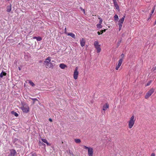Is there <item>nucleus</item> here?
Listing matches in <instances>:
<instances>
[{
    "instance_id": "obj_10",
    "label": "nucleus",
    "mask_w": 156,
    "mask_h": 156,
    "mask_svg": "<svg viewBox=\"0 0 156 156\" xmlns=\"http://www.w3.org/2000/svg\"><path fill=\"white\" fill-rule=\"evenodd\" d=\"M16 151L14 150H11L10 151V153L8 156H14L16 154Z\"/></svg>"
},
{
    "instance_id": "obj_5",
    "label": "nucleus",
    "mask_w": 156,
    "mask_h": 156,
    "mask_svg": "<svg viewBox=\"0 0 156 156\" xmlns=\"http://www.w3.org/2000/svg\"><path fill=\"white\" fill-rule=\"evenodd\" d=\"M21 109L24 112L27 113L29 111V107L26 104H24Z\"/></svg>"
},
{
    "instance_id": "obj_11",
    "label": "nucleus",
    "mask_w": 156,
    "mask_h": 156,
    "mask_svg": "<svg viewBox=\"0 0 156 156\" xmlns=\"http://www.w3.org/2000/svg\"><path fill=\"white\" fill-rule=\"evenodd\" d=\"M109 107V105L107 103H106L105 105L103 106L102 110L105 111L107 108Z\"/></svg>"
},
{
    "instance_id": "obj_17",
    "label": "nucleus",
    "mask_w": 156,
    "mask_h": 156,
    "mask_svg": "<svg viewBox=\"0 0 156 156\" xmlns=\"http://www.w3.org/2000/svg\"><path fill=\"white\" fill-rule=\"evenodd\" d=\"M114 18L115 21V22H116L118 21V20H119V17L117 15L115 14L114 16Z\"/></svg>"
},
{
    "instance_id": "obj_19",
    "label": "nucleus",
    "mask_w": 156,
    "mask_h": 156,
    "mask_svg": "<svg viewBox=\"0 0 156 156\" xmlns=\"http://www.w3.org/2000/svg\"><path fill=\"white\" fill-rule=\"evenodd\" d=\"M11 113L14 115L16 117H18V114L13 111L11 112Z\"/></svg>"
},
{
    "instance_id": "obj_4",
    "label": "nucleus",
    "mask_w": 156,
    "mask_h": 156,
    "mask_svg": "<svg viewBox=\"0 0 156 156\" xmlns=\"http://www.w3.org/2000/svg\"><path fill=\"white\" fill-rule=\"evenodd\" d=\"M154 91V89L153 88H152L150 89L146 94L145 96V98L147 99H148L153 93Z\"/></svg>"
},
{
    "instance_id": "obj_29",
    "label": "nucleus",
    "mask_w": 156,
    "mask_h": 156,
    "mask_svg": "<svg viewBox=\"0 0 156 156\" xmlns=\"http://www.w3.org/2000/svg\"><path fill=\"white\" fill-rule=\"evenodd\" d=\"M152 82V80H151L149 81L147 83L146 86H148Z\"/></svg>"
},
{
    "instance_id": "obj_37",
    "label": "nucleus",
    "mask_w": 156,
    "mask_h": 156,
    "mask_svg": "<svg viewBox=\"0 0 156 156\" xmlns=\"http://www.w3.org/2000/svg\"><path fill=\"white\" fill-rule=\"evenodd\" d=\"M80 8L81 9V10L82 11H83L84 12L85 11H84V9H82L81 7H80Z\"/></svg>"
},
{
    "instance_id": "obj_6",
    "label": "nucleus",
    "mask_w": 156,
    "mask_h": 156,
    "mask_svg": "<svg viewBox=\"0 0 156 156\" xmlns=\"http://www.w3.org/2000/svg\"><path fill=\"white\" fill-rule=\"evenodd\" d=\"M125 17V16H124L119 21L118 24L119 26V30H120L121 29Z\"/></svg>"
},
{
    "instance_id": "obj_42",
    "label": "nucleus",
    "mask_w": 156,
    "mask_h": 156,
    "mask_svg": "<svg viewBox=\"0 0 156 156\" xmlns=\"http://www.w3.org/2000/svg\"><path fill=\"white\" fill-rule=\"evenodd\" d=\"M18 68H19V70H21V69L20 68V67H19Z\"/></svg>"
},
{
    "instance_id": "obj_14",
    "label": "nucleus",
    "mask_w": 156,
    "mask_h": 156,
    "mask_svg": "<svg viewBox=\"0 0 156 156\" xmlns=\"http://www.w3.org/2000/svg\"><path fill=\"white\" fill-rule=\"evenodd\" d=\"M59 67L61 69H65L66 67L67 66L66 65L63 64H61L59 65Z\"/></svg>"
},
{
    "instance_id": "obj_8",
    "label": "nucleus",
    "mask_w": 156,
    "mask_h": 156,
    "mask_svg": "<svg viewBox=\"0 0 156 156\" xmlns=\"http://www.w3.org/2000/svg\"><path fill=\"white\" fill-rule=\"evenodd\" d=\"M78 67H76V68L74 72L73 77L74 79L75 80L77 79L78 78V76L79 74V73L78 71Z\"/></svg>"
},
{
    "instance_id": "obj_39",
    "label": "nucleus",
    "mask_w": 156,
    "mask_h": 156,
    "mask_svg": "<svg viewBox=\"0 0 156 156\" xmlns=\"http://www.w3.org/2000/svg\"><path fill=\"white\" fill-rule=\"evenodd\" d=\"M113 1L114 3H115V2H117L116 0H113Z\"/></svg>"
},
{
    "instance_id": "obj_16",
    "label": "nucleus",
    "mask_w": 156,
    "mask_h": 156,
    "mask_svg": "<svg viewBox=\"0 0 156 156\" xmlns=\"http://www.w3.org/2000/svg\"><path fill=\"white\" fill-rule=\"evenodd\" d=\"M68 35L74 38H75V35L73 33H69L67 34Z\"/></svg>"
},
{
    "instance_id": "obj_3",
    "label": "nucleus",
    "mask_w": 156,
    "mask_h": 156,
    "mask_svg": "<svg viewBox=\"0 0 156 156\" xmlns=\"http://www.w3.org/2000/svg\"><path fill=\"white\" fill-rule=\"evenodd\" d=\"M83 147L84 149L87 150V154L88 156H93V150L92 147H88L85 146H84Z\"/></svg>"
},
{
    "instance_id": "obj_33",
    "label": "nucleus",
    "mask_w": 156,
    "mask_h": 156,
    "mask_svg": "<svg viewBox=\"0 0 156 156\" xmlns=\"http://www.w3.org/2000/svg\"><path fill=\"white\" fill-rule=\"evenodd\" d=\"M151 156H155V154L154 153H152Z\"/></svg>"
},
{
    "instance_id": "obj_30",
    "label": "nucleus",
    "mask_w": 156,
    "mask_h": 156,
    "mask_svg": "<svg viewBox=\"0 0 156 156\" xmlns=\"http://www.w3.org/2000/svg\"><path fill=\"white\" fill-rule=\"evenodd\" d=\"M98 18L99 19V23L101 24L102 22V19L101 18Z\"/></svg>"
},
{
    "instance_id": "obj_15",
    "label": "nucleus",
    "mask_w": 156,
    "mask_h": 156,
    "mask_svg": "<svg viewBox=\"0 0 156 156\" xmlns=\"http://www.w3.org/2000/svg\"><path fill=\"white\" fill-rule=\"evenodd\" d=\"M41 141H42V142H43L45 143H46L47 144V145H48V146L50 145V144L48 143L47 140L46 139H41Z\"/></svg>"
},
{
    "instance_id": "obj_34",
    "label": "nucleus",
    "mask_w": 156,
    "mask_h": 156,
    "mask_svg": "<svg viewBox=\"0 0 156 156\" xmlns=\"http://www.w3.org/2000/svg\"><path fill=\"white\" fill-rule=\"evenodd\" d=\"M152 69L154 71L156 69V66L153 68Z\"/></svg>"
},
{
    "instance_id": "obj_36",
    "label": "nucleus",
    "mask_w": 156,
    "mask_h": 156,
    "mask_svg": "<svg viewBox=\"0 0 156 156\" xmlns=\"http://www.w3.org/2000/svg\"><path fill=\"white\" fill-rule=\"evenodd\" d=\"M39 144H40V145H43L41 141H39Z\"/></svg>"
},
{
    "instance_id": "obj_35",
    "label": "nucleus",
    "mask_w": 156,
    "mask_h": 156,
    "mask_svg": "<svg viewBox=\"0 0 156 156\" xmlns=\"http://www.w3.org/2000/svg\"><path fill=\"white\" fill-rule=\"evenodd\" d=\"M101 113H102V115H105V111H102L101 112Z\"/></svg>"
},
{
    "instance_id": "obj_24",
    "label": "nucleus",
    "mask_w": 156,
    "mask_h": 156,
    "mask_svg": "<svg viewBox=\"0 0 156 156\" xmlns=\"http://www.w3.org/2000/svg\"><path fill=\"white\" fill-rule=\"evenodd\" d=\"M30 99L33 101V104H34L35 101H38V100L36 98H30Z\"/></svg>"
},
{
    "instance_id": "obj_12",
    "label": "nucleus",
    "mask_w": 156,
    "mask_h": 156,
    "mask_svg": "<svg viewBox=\"0 0 156 156\" xmlns=\"http://www.w3.org/2000/svg\"><path fill=\"white\" fill-rule=\"evenodd\" d=\"M80 44L81 46L83 47L85 45V41L84 39L82 38V39L80 40Z\"/></svg>"
},
{
    "instance_id": "obj_26",
    "label": "nucleus",
    "mask_w": 156,
    "mask_h": 156,
    "mask_svg": "<svg viewBox=\"0 0 156 156\" xmlns=\"http://www.w3.org/2000/svg\"><path fill=\"white\" fill-rule=\"evenodd\" d=\"M121 42V40H120L118 41V43H117V47H118L119 46Z\"/></svg>"
},
{
    "instance_id": "obj_38",
    "label": "nucleus",
    "mask_w": 156,
    "mask_h": 156,
    "mask_svg": "<svg viewBox=\"0 0 156 156\" xmlns=\"http://www.w3.org/2000/svg\"><path fill=\"white\" fill-rule=\"evenodd\" d=\"M49 120L51 122H52V120L51 118H49Z\"/></svg>"
},
{
    "instance_id": "obj_41",
    "label": "nucleus",
    "mask_w": 156,
    "mask_h": 156,
    "mask_svg": "<svg viewBox=\"0 0 156 156\" xmlns=\"http://www.w3.org/2000/svg\"><path fill=\"white\" fill-rule=\"evenodd\" d=\"M37 37H34V39H37Z\"/></svg>"
},
{
    "instance_id": "obj_43",
    "label": "nucleus",
    "mask_w": 156,
    "mask_h": 156,
    "mask_svg": "<svg viewBox=\"0 0 156 156\" xmlns=\"http://www.w3.org/2000/svg\"><path fill=\"white\" fill-rule=\"evenodd\" d=\"M101 30H100V32H100V34H101Z\"/></svg>"
},
{
    "instance_id": "obj_7",
    "label": "nucleus",
    "mask_w": 156,
    "mask_h": 156,
    "mask_svg": "<svg viewBox=\"0 0 156 156\" xmlns=\"http://www.w3.org/2000/svg\"><path fill=\"white\" fill-rule=\"evenodd\" d=\"M94 46L95 48L97 50V53H99L101 51V48H100V45H99L98 42V41H95L94 43Z\"/></svg>"
},
{
    "instance_id": "obj_31",
    "label": "nucleus",
    "mask_w": 156,
    "mask_h": 156,
    "mask_svg": "<svg viewBox=\"0 0 156 156\" xmlns=\"http://www.w3.org/2000/svg\"><path fill=\"white\" fill-rule=\"evenodd\" d=\"M31 156H36V154L35 153H33L30 155Z\"/></svg>"
},
{
    "instance_id": "obj_32",
    "label": "nucleus",
    "mask_w": 156,
    "mask_h": 156,
    "mask_svg": "<svg viewBox=\"0 0 156 156\" xmlns=\"http://www.w3.org/2000/svg\"><path fill=\"white\" fill-rule=\"evenodd\" d=\"M121 56L122 58H122H124V55L123 54H122L121 55Z\"/></svg>"
},
{
    "instance_id": "obj_1",
    "label": "nucleus",
    "mask_w": 156,
    "mask_h": 156,
    "mask_svg": "<svg viewBox=\"0 0 156 156\" xmlns=\"http://www.w3.org/2000/svg\"><path fill=\"white\" fill-rule=\"evenodd\" d=\"M51 58L50 57H48L46 58L44 62V64L45 65L47 68L53 69V65L51 62Z\"/></svg>"
},
{
    "instance_id": "obj_22",
    "label": "nucleus",
    "mask_w": 156,
    "mask_h": 156,
    "mask_svg": "<svg viewBox=\"0 0 156 156\" xmlns=\"http://www.w3.org/2000/svg\"><path fill=\"white\" fill-rule=\"evenodd\" d=\"M75 141L77 143H80V140L79 139H75Z\"/></svg>"
},
{
    "instance_id": "obj_40",
    "label": "nucleus",
    "mask_w": 156,
    "mask_h": 156,
    "mask_svg": "<svg viewBox=\"0 0 156 156\" xmlns=\"http://www.w3.org/2000/svg\"><path fill=\"white\" fill-rule=\"evenodd\" d=\"M156 24V20H155L154 23V25H155Z\"/></svg>"
},
{
    "instance_id": "obj_21",
    "label": "nucleus",
    "mask_w": 156,
    "mask_h": 156,
    "mask_svg": "<svg viewBox=\"0 0 156 156\" xmlns=\"http://www.w3.org/2000/svg\"><path fill=\"white\" fill-rule=\"evenodd\" d=\"M155 6H156L155 5L153 7V9L152 10V11L151 12V13L150 14V17L151 16V15H152V14L153 13V12L154 11V10L155 9Z\"/></svg>"
},
{
    "instance_id": "obj_18",
    "label": "nucleus",
    "mask_w": 156,
    "mask_h": 156,
    "mask_svg": "<svg viewBox=\"0 0 156 156\" xmlns=\"http://www.w3.org/2000/svg\"><path fill=\"white\" fill-rule=\"evenodd\" d=\"M6 75V73L5 72H2L0 74V77L1 78L3 76H5Z\"/></svg>"
},
{
    "instance_id": "obj_2",
    "label": "nucleus",
    "mask_w": 156,
    "mask_h": 156,
    "mask_svg": "<svg viewBox=\"0 0 156 156\" xmlns=\"http://www.w3.org/2000/svg\"><path fill=\"white\" fill-rule=\"evenodd\" d=\"M135 120V118H134V115L132 116L128 122V126L129 129H131L133 126Z\"/></svg>"
},
{
    "instance_id": "obj_27",
    "label": "nucleus",
    "mask_w": 156,
    "mask_h": 156,
    "mask_svg": "<svg viewBox=\"0 0 156 156\" xmlns=\"http://www.w3.org/2000/svg\"><path fill=\"white\" fill-rule=\"evenodd\" d=\"M106 30H105V29L104 30H101V34H100V32H98V35L102 34L104 32H105Z\"/></svg>"
},
{
    "instance_id": "obj_23",
    "label": "nucleus",
    "mask_w": 156,
    "mask_h": 156,
    "mask_svg": "<svg viewBox=\"0 0 156 156\" xmlns=\"http://www.w3.org/2000/svg\"><path fill=\"white\" fill-rule=\"evenodd\" d=\"M29 83L32 86H35L34 84L32 81L30 80L29 81Z\"/></svg>"
},
{
    "instance_id": "obj_13",
    "label": "nucleus",
    "mask_w": 156,
    "mask_h": 156,
    "mask_svg": "<svg viewBox=\"0 0 156 156\" xmlns=\"http://www.w3.org/2000/svg\"><path fill=\"white\" fill-rule=\"evenodd\" d=\"M11 4H10L7 6L6 11L8 12H10L11 11Z\"/></svg>"
},
{
    "instance_id": "obj_20",
    "label": "nucleus",
    "mask_w": 156,
    "mask_h": 156,
    "mask_svg": "<svg viewBox=\"0 0 156 156\" xmlns=\"http://www.w3.org/2000/svg\"><path fill=\"white\" fill-rule=\"evenodd\" d=\"M115 6L116 8V9H119V6L117 4V2H115L114 3Z\"/></svg>"
},
{
    "instance_id": "obj_9",
    "label": "nucleus",
    "mask_w": 156,
    "mask_h": 156,
    "mask_svg": "<svg viewBox=\"0 0 156 156\" xmlns=\"http://www.w3.org/2000/svg\"><path fill=\"white\" fill-rule=\"evenodd\" d=\"M123 60L122 59H119V62L118 63V65L116 66L115 69L116 70H117L119 68L120 66L121 65L122 62Z\"/></svg>"
},
{
    "instance_id": "obj_25",
    "label": "nucleus",
    "mask_w": 156,
    "mask_h": 156,
    "mask_svg": "<svg viewBox=\"0 0 156 156\" xmlns=\"http://www.w3.org/2000/svg\"><path fill=\"white\" fill-rule=\"evenodd\" d=\"M101 24H100V23H99V24H97V27L98 28H102V26L101 25Z\"/></svg>"
},
{
    "instance_id": "obj_28",
    "label": "nucleus",
    "mask_w": 156,
    "mask_h": 156,
    "mask_svg": "<svg viewBox=\"0 0 156 156\" xmlns=\"http://www.w3.org/2000/svg\"><path fill=\"white\" fill-rule=\"evenodd\" d=\"M36 39L37 41H40L42 40V38L40 37H37Z\"/></svg>"
}]
</instances>
